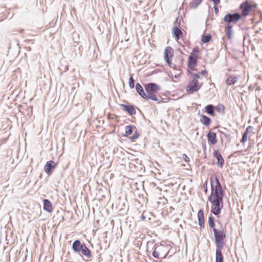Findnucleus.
<instances>
[{
    "label": "nucleus",
    "instance_id": "nucleus-1",
    "mask_svg": "<svg viewBox=\"0 0 262 262\" xmlns=\"http://www.w3.org/2000/svg\"><path fill=\"white\" fill-rule=\"evenodd\" d=\"M211 191L208 200L211 203V211L214 215H219L223 207L224 192L221 185L216 177L210 178Z\"/></svg>",
    "mask_w": 262,
    "mask_h": 262
},
{
    "label": "nucleus",
    "instance_id": "nucleus-2",
    "mask_svg": "<svg viewBox=\"0 0 262 262\" xmlns=\"http://www.w3.org/2000/svg\"><path fill=\"white\" fill-rule=\"evenodd\" d=\"M174 56V50L170 46L166 47L163 52V58L165 62L170 68L177 71V73L172 76L175 78H178L182 74L181 68L183 64V60L181 58H177L172 61Z\"/></svg>",
    "mask_w": 262,
    "mask_h": 262
},
{
    "label": "nucleus",
    "instance_id": "nucleus-3",
    "mask_svg": "<svg viewBox=\"0 0 262 262\" xmlns=\"http://www.w3.org/2000/svg\"><path fill=\"white\" fill-rule=\"evenodd\" d=\"M145 90V99H151L154 101H158L157 94L160 90V86L154 83L146 84L144 85Z\"/></svg>",
    "mask_w": 262,
    "mask_h": 262
},
{
    "label": "nucleus",
    "instance_id": "nucleus-4",
    "mask_svg": "<svg viewBox=\"0 0 262 262\" xmlns=\"http://www.w3.org/2000/svg\"><path fill=\"white\" fill-rule=\"evenodd\" d=\"M213 233L216 248L223 249L226 237L225 228L221 226L220 228L214 229Z\"/></svg>",
    "mask_w": 262,
    "mask_h": 262
},
{
    "label": "nucleus",
    "instance_id": "nucleus-5",
    "mask_svg": "<svg viewBox=\"0 0 262 262\" xmlns=\"http://www.w3.org/2000/svg\"><path fill=\"white\" fill-rule=\"evenodd\" d=\"M192 75L193 77L190 79L189 83L186 87V91L189 94L198 91L203 85V83L198 81V79L200 78L199 74L194 73Z\"/></svg>",
    "mask_w": 262,
    "mask_h": 262
},
{
    "label": "nucleus",
    "instance_id": "nucleus-6",
    "mask_svg": "<svg viewBox=\"0 0 262 262\" xmlns=\"http://www.w3.org/2000/svg\"><path fill=\"white\" fill-rule=\"evenodd\" d=\"M257 7V5L251 2L246 1L243 2L239 6L241 15L242 17H245L249 15L250 13L254 11Z\"/></svg>",
    "mask_w": 262,
    "mask_h": 262
},
{
    "label": "nucleus",
    "instance_id": "nucleus-7",
    "mask_svg": "<svg viewBox=\"0 0 262 262\" xmlns=\"http://www.w3.org/2000/svg\"><path fill=\"white\" fill-rule=\"evenodd\" d=\"M169 251V246L160 245L155 247L152 252V256L156 258H165L168 254Z\"/></svg>",
    "mask_w": 262,
    "mask_h": 262
},
{
    "label": "nucleus",
    "instance_id": "nucleus-8",
    "mask_svg": "<svg viewBox=\"0 0 262 262\" xmlns=\"http://www.w3.org/2000/svg\"><path fill=\"white\" fill-rule=\"evenodd\" d=\"M199 52V48L198 47H194L188 57V67L192 70H194L196 66Z\"/></svg>",
    "mask_w": 262,
    "mask_h": 262
},
{
    "label": "nucleus",
    "instance_id": "nucleus-9",
    "mask_svg": "<svg viewBox=\"0 0 262 262\" xmlns=\"http://www.w3.org/2000/svg\"><path fill=\"white\" fill-rule=\"evenodd\" d=\"M241 17H242L241 15L237 13H235L233 14H228L224 16V20L225 22L228 24L230 23H236Z\"/></svg>",
    "mask_w": 262,
    "mask_h": 262
},
{
    "label": "nucleus",
    "instance_id": "nucleus-10",
    "mask_svg": "<svg viewBox=\"0 0 262 262\" xmlns=\"http://www.w3.org/2000/svg\"><path fill=\"white\" fill-rule=\"evenodd\" d=\"M56 166L57 163H56L54 161L52 160H50L47 162V163L44 166L43 168L46 173L48 175L50 176L52 173L53 171L56 168Z\"/></svg>",
    "mask_w": 262,
    "mask_h": 262
},
{
    "label": "nucleus",
    "instance_id": "nucleus-11",
    "mask_svg": "<svg viewBox=\"0 0 262 262\" xmlns=\"http://www.w3.org/2000/svg\"><path fill=\"white\" fill-rule=\"evenodd\" d=\"M120 106L125 112H127L130 115L132 116L136 113V111L134 106L132 105H125L124 104H120Z\"/></svg>",
    "mask_w": 262,
    "mask_h": 262
},
{
    "label": "nucleus",
    "instance_id": "nucleus-12",
    "mask_svg": "<svg viewBox=\"0 0 262 262\" xmlns=\"http://www.w3.org/2000/svg\"><path fill=\"white\" fill-rule=\"evenodd\" d=\"M208 141L211 145H214L217 143L216 135L213 132H209L207 135Z\"/></svg>",
    "mask_w": 262,
    "mask_h": 262
},
{
    "label": "nucleus",
    "instance_id": "nucleus-13",
    "mask_svg": "<svg viewBox=\"0 0 262 262\" xmlns=\"http://www.w3.org/2000/svg\"><path fill=\"white\" fill-rule=\"evenodd\" d=\"M198 218L199 221V224L200 225V230L204 228V212L202 210H200L198 212Z\"/></svg>",
    "mask_w": 262,
    "mask_h": 262
},
{
    "label": "nucleus",
    "instance_id": "nucleus-14",
    "mask_svg": "<svg viewBox=\"0 0 262 262\" xmlns=\"http://www.w3.org/2000/svg\"><path fill=\"white\" fill-rule=\"evenodd\" d=\"M43 208L47 212H51L53 211V206L51 202L47 199L43 200Z\"/></svg>",
    "mask_w": 262,
    "mask_h": 262
},
{
    "label": "nucleus",
    "instance_id": "nucleus-15",
    "mask_svg": "<svg viewBox=\"0 0 262 262\" xmlns=\"http://www.w3.org/2000/svg\"><path fill=\"white\" fill-rule=\"evenodd\" d=\"M83 245L81 244L80 241L76 240L73 243L72 249L74 251L79 252L81 251Z\"/></svg>",
    "mask_w": 262,
    "mask_h": 262
},
{
    "label": "nucleus",
    "instance_id": "nucleus-16",
    "mask_svg": "<svg viewBox=\"0 0 262 262\" xmlns=\"http://www.w3.org/2000/svg\"><path fill=\"white\" fill-rule=\"evenodd\" d=\"M223 249L216 248L215 252V262H224V257L222 254Z\"/></svg>",
    "mask_w": 262,
    "mask_h": 262
},
{
    "label": "nucleus",
    "instance_id": "nucleus-17",
    "mask_svg": "<svg viewBox=\"0 0 262 262\" xmlns=\"http://www.w3.org/2000/svg\"><path fill=\"white\" fill-rule=\"evenodd\" d=\"M173 32L176 40L178 41L180 38L183 36L182 31L179 28L175 27L173 28Z\"/></svg>",
    "mask_w": 262,
    "mask_h": 262
},
{
    "label": "nucleus",
    "instance_id": "nucleus-18",
    "mask_svg": "<svg viewBox=\"0 0 262 262\" xmlns=\"http://www.w3.org/2000/svg\"><path fill=\"white\" fill-rule=\"evenodd\" d=\"M214 156L217 159V163L218 165H221V166H223L224 163V160L223 158L222 155L219 152L218 150H215L213 152Z\"/></svg>",
    "mask_w": 262,
    "mask_h": 262
},
{
    "label": "nucleus",
    "instance_id": "nucleus-19",
    "mask_svg": "<svg viewBox=\"0 0 262 262\" xmlns=\"http://www.w3.org/2000/svg\"><path fill=\"white\" fill-rule=\"evenodd\" d=\"M204 109H205V112H206L209 115H210L212 116H215V112H214L215 107L213 106V105H211V104L208 105L206 107H205Z\"/></svg>",
    "mask_w": 262,
    "mask_h": 262
},
{
    "label": "nucleus",
    "instance_id": "nucleus-20",
    "mask_svg": "<svg viewBox=\"0 0 262 262\" xmlns=\"http://www.w3.org/2000/svg\"><path fill=\"white\" fill-rule=\"evenodd\" d=\"M200 122L204 125L208 126L211 123V119L205 115H201L200 118Z\"/></svg>",
    "mask_w": 262,
    "mask_h": 262
},
{
    "label": "nucleus",
    "instance_id": "nucleus-21",
    "mask_svg": "<svg viewBox=\"0 0 262 262\" xmlns=\"http://www.w3.org/2000/svg\"><path fill=\"white\" fill-rule=\"evenodd\" d=\"M136 89L139 94L144 99L145 98V92L144 91V90L142 86V85L140 83H137L136 85Z\"/></svg>",
    "mask_w": 262,
    "mask_h": 262
},
{
    "label": "nucleus",
    "instance_id": "nucleus-22",
    "mask_svg": "<svg viewBox=\"0 0 262 262\" xmlns=\"http://www.w3.org/2000/svg\"><path fill=\"white\" fill-rule=\"evenodd\" d=\"M80 251H81L83 255L87 257H91V251L85 245L83 246Z\"/></svg>",
    "mask_w": 262,
    "mask_h": 262
},
{
    "label": "nucleus",
    "instance_id": "nucleus-23",
    "mask_svg": "<svg viewBox=\"0 0 262 262\" xmlns=\"http://www.w3.org/2000/svg\"><path fill=\"white\" fill-rule=\"evenodd\" d=\"M203 0H191L189 3L191 9H195L202 2Z\"/></svg>",
    "mask_w": 262,
    "mask_h": 262
},
{
    "label": "nucleus",
    "instance_id": "nucleus-24",
    "mask_svg": "<svg viewBox=\"0 0 262 262\" xmlns=\"http://www.w3.org/2000/svg\"><path fill=\"white\" fill-rule=\"evenodd\" d=\"M232 27L228 24L225 28V32L228 38H231L232 35Z\"/></svg>",
    "mask_w": 262,
    "mask_h": 262
},
{
    "label": "nucleus",
    "instance_id": "nucleus-25",
    "mask_svg": "<svg viewBox=\"0 0 262 262\" xmlns=\"http://www.w3.org/2000/svg\"><path fill=\"white\" fill-rule=\"evenodd\" d=\"M237 81L236 78L235 77L230 76L226 79V82L227 84L231 85L234 84Z\"/></svg>",
    "mask_w": 262,
    "mask_h": 262
},
{
    "label": "nucleus",
    "instance_id": "nucleus-26",
    "mask_svg": "<svg viewBox=\"0 0 262 262\" xmlns=\"http://www.w3.org/2000/svg\"><path fill=\"white\" fill-rule=\"evenodd\" d=\"M135 127L133 125H127L125 127V136H127L133 132V129Z\"/></svg>",
    "mask_w": 262,
    "mask_h": 262
},
{
    "label": "nucleus",
    "instance_id": "nucleus-27",
    "mask_svg": "<svg viewBox=\"0 0 262 262\" xmlns=\"http://www.w3.org/2000/svg\"><path fill=\"white\" fill-rule=\"evenodd\" d=\"M251 127V126H249L246 128V131L245 132V133L244 134V135L243 136L242 139L241 140V142L244 143L245 142H246L247 141L249 129H250Z\"/></svg>",
    "mask_w": 262,
    "mask_h": 262
},
{
    "label": "nucleus",
    "instance_id": "nucleus-28",
    "mask_svg": "<svg viewBox=\"0 0 262 262\" xmlns=\"http://www.w3.org/2000/svg\"><path fill=\"white\" fill-rule=\"evenodd\" d=\"M215 107V110L220 113L224 114L225 113V107L222 104H217Z\"/></svg>",
    "mask_w": 262,
    "mask_h": 262
},
{
    "label": "nucleus",
    "instance_id": "nucleus-29",
    "mask_svg": "<svg viewBox=\"0 0 262 262\" xmlns=\"http://www.w3.org/2000/svg\"><path fill=\"white\" fill-rule=\"evenodd\" d=\"M208 224L210 228H212L213 231H214V229H216L217 228L215 227V224L214 222V219L212 217L210 216L208 219Z\"/></svg>",
    "mask_w": 262,
    "mask_h": 262
},
{
    "label": "nucleus",
    "instance_id": "nucleus-30",
    "mask_svg": "<svg viewBox=\"0 0 262 262\" xmlns=\"http://www.w3.org/2000/svg\"><path fill=\"white\" fill-rule=\"evenodd\" d=\"M211 39V36L209 34L207 35H203L202 37L201 41L203 43H207L210 41Z\"/></svg>",
    "mask_w": 262,
    "mask_h": 262
},
{
    "label": "nucleus",
    "instance_id": "nucleus-31",
    "mask_svg": "<svg viewBox=\"0 0 262 262\" xmlns=\"http://www.w3.org/2000/svg\"><path fill=\"white\" fill-rule=\"evenodd\" d=\"M139 135H140L139 133L136 131L135 132H134L133 135L129 138V139L132 141H134L135 140L139 138Z\"/></svg>",
    "mask_w": 262,
    "mask_h": 262
},
{
    "label": "nucleus",
    "instance_id": "nucleus-32",
    "mask_svg": "<svg viewBox=\"0 0 262 262\" xmlns=\"http://www.w3.org/2000/svg\"><path fill=\"white\" fill-rule=\"evenodd\" d=\"M128 83H129V86L130 88H131V89L134 88V80L133 77L132 76H130V78L129 79Z\"/></svg>",
    "mask_w": 262,
    "mask_h": 262
},
{
    "label": "nucleus",
    "instance_id": "nucleus-33",
    "mask_svg": "<svg viewBox=\"0 0 262 262\" xmlns=\"http://www.w3.org/2000/svg\"><path fill=\"white\" fill-rule=\"evenodd\" d=\"M182 157H183V159H184V160L187 162V163H188L190 162V159L186 155V154H183L182 155Z\"/></svg>",
    "mask_w": 262,
    "mask_h": 262
},
{
    "label": "nucleus",
    "instance_id": "nucleus-34",
    "mask_svg": "<svg viewBox=\"0 0 262 262\" xmlns=\"http://www.w3.org/2000/svg\"><path fill=\"white\" fill-rule=\"evenodd\" d=\"M203 188H204V191L205 192V193L206 194L208 192V188H207V181H206L204 183H203Z\"/></svg>",
    "mask_w": 262,
    "mask_h": 262
},
{
    "label": "nucleus",
    "instance_id": "nucleus-35",
    "mask_svg": "<svg viewBox=\"0 0 262 262\" xmlns=\"http://www.w3.org/2000/svg\"><path fill=\"white\" fill-rule=\"evenodd\" d=\"M211 2L213 3L214 5H219L220 3V0H210Z\"/></svg>",
    "mask_w": 262,
    "mask_h": 262
},
{
    "label": "nucleus",
    "instance_id": "nucleus-36",
    "mask_svg": "<svg viewBox=\"0 0 262 262\" xmlns=\"http://www.w3.org/2000/svg\"><path fill=\"white\" fill-rule=\"evenodd\" d=\"M115 117H116V116L115 115L110 114H108L107 115V118L109 119H114Z\"/></svg>",
    "mask_w": 262,
    "mask_h": 262
},
{
    "label": "nucleus",
    "instance_id": "nucleus-37",
    "mask_svg": "<svg viewBox=\"0 0 262 262\" xmlns=\"http://www.w3.org/2000/svg\"><path fill=\"white\" fill-rule=\"evenodd\" d=\"M201 73L204 76H207L208 72L206 70L202 71Z\"/></svg>",
    "mask_w": 262,
    "mask_h": 262
},
{
    "label": "nucleus",
    "instance_id": "nucleus-38",
    "mask_svg": "<svg viewBox=\"0 0 262 262\" xmlns=\"http://www.w3.org/2000/svg\"><path fill=\"white\" fill-rule=\"evenodd\" d=\"M217 6H218V5H214V11L216 14H217L219 12V9H218Z\"/></svg>",
    "mask_w": 262,
    "mask_h": 262
},
{
    "label": "nucleus",
    "instance_id": "nucleus-39",
    "mask_svg": "<svg viewBox=\"0 0 262 262\" xmlns=\"http://www.w3.org/2000/svg\"><path fill=\"white\" fill-rule=\"evenodd\" d=\"M152 262H163V261H156V260H153Z\"/></svg>",
    "mask_w": 262,
    "mask_h": 262
}]
</instances>
